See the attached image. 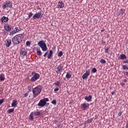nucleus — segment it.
Masks as SVG:
<instances>
[{
	"instance_id": "obj_1",
	"label": "nucleus",
	"mask_w": 128,
	"mask_h": 128,
	"mask_svg": "<svg viewBox=\"0 0 128 128\" xmlns=\"http://www.w3.org/2000/svg\"><path fill=\"white\" fill-rule=\"evenodd\" d=\"M23 38L24 36L22 34L15 35L12 38V43L15 45L20 44L22 42Z\"/></svg>"
},
{
	"instance_id": "obj_2",
	"label": "nucleus",
	"mask_w": 128,
	"mask_h": 128,
	"mask_svg": "<svg viewBox=\"0 0 128 128\" xmlns=\"http://www.w3.org/2000/svg\"><path fill=\"white\" fill-rule=\"evenodd\" d=\"M41 88L39 86H36L32 88V92L33 94V98H36L38 96L41 92Z\"/></svg>"
},
{
	"instance_id": "obj_3",
	"label": "nucleus",
	"mask_w": 128,
	"mask_h": 128,
	"mask_svg": "<svg viewBox=\"0 0 128 128\" xmlns=\"http://www.w3.org/2000/svg\"><path fill=\"white\" fill-rule=\"evenodd\" d=\"M38 46L41 48L42 52H46L48 48L44 40L39 41L38 43Z\"/></svg>"
},
{
	"instance_id": "obj_4",
	"label": "nucleus",
	"mask_w": 128,
	"mask_h": 128,
	"mask_svg": "<svg viewBox=\"0 0 128 128\" xmlns=\"http://www.w3.org/2000/svg\"><path fill=\"white\" fill-rule=\"evenodd\" d=\"M49 101V99L48 98H44L41 99L40 101H39L38 106L39 107H44L46 104V102Z\"/></svg>"
},
{
	"instance_id": "obj_5",
	"label": "nucleus",
	"mask_w": 128,
	"mask_h": 128,
	"mask_svg": "<svg viewBox=\"0 0 128 128\" xmlns=\"http://www.w3.org/2000/svg\"><path fill=\"white\" fill-rule=\"evenodd\" d=\"M31 74H32V76L31 77L30 80L32 82L36 81L40 78V75L38 74H37L35 72H32Z\"/></svg>"
},
{
	"instance_id": "obj_6",
	"label": "nucleus",
	"mask_w": 128,
	"mask_h": 128,
	"mask_svg": "<svg viewBox=\"0 0 128 128\" xmlns=\"http://www.w3.org/2000/svg\"><path fill=\"white\" fill-rule=\"evenodd\" d=\"M12 2L10 1H6L4 4H2V8L5 10L7 8H12Z\"/></svg>"
},
{
	"instance_id": "obj_7",
	"label": "nucleus",
	"mask_w": 128,
	"mask_h": 128,
	"mask_svg": "<svg viewBox=\"0 0 128 128\" xmlns=\"http://www.w3.org/2000/svg\"><path fill=\"white\" fill-rule=\"evenodd\" d=\"M14 30H14L12 32H10V33L9 34V35L10 36H12L18 33L20 31L22 30V28H18V27L14 28Z\"/></svg>"
},
{
	"instance_id": "obj_8",
	"label": "nucleus",
	"mask_w": 128,
	"mask_h": 128,
	"mask_svg": "<svg viewBox=\"0 0 128 128\" xmlns=\"http://www.w3.org/2000/svg\"><path fill=\"white\" fill-rule=\"evenodd\" d=\"M63 66L62 64H60L58 66L54 68V71L57 74H60L62 71Z\"/></svg>"
},
{
	"instance_id": "obj_9",
	"label": "nucleus",
	"mask_w": 128,
	"mask_h": 128,
	"mask_svg": "<svg viewBox=\"0 0 128 128\" xmlns=\"http://www.w3.org/2000/svg\"><path fill=\"white\" fill-rule=\"evenodd\" d=\"M42 17V14L41 12H36L35 14L32 17L33 20L39 19L41 18Z\"/></svg>"
},
{
	"instance_id": "obj_10",
	"label": "nucleus",
	"mask_w": 128,
	"mask_h": 128,
	"mask_svg": "<svg viewBox=\"0 0 128 128\" xmlns=\"http://www.w3.org/2000/svg\"><path fill=\"white\" fill-rule=\"evenodd\" d=\"M90 74V70H86V72L82 74V80H86V78L88 77L89 76Z\"/></svg>"
},
{
	"instance_id": "obj_11",
	"label": "nucleus",
	"mask_w": 128,
	"mask_h": 128,
	"mask_svg": "<svg viewBox=\"0 0 128 128\" xmlns=\"http://www.w3.org/2000/svg\"><path fill=\"white\" fill-rule=\"evenodd\" d=\"M5 44L6 48H9L12 44L11 39H6L5 42Z\"/></svg>"
},
{
	"instance_id": "obj_12",
	"label": "nucleus",
	"mask_w": 128,
	"mask_h": 128,
	"mask_svg": "<svg viewBox=\"0 0 128 128\" xmlns=\"http://www.w3.org/2000/svg\"><path fill=\"white\" fill-rule=\"evenodd\" d=\"M64 4L62 2L59 1L58 4V9H60L64 8Z\"/></svg>"
},
{
	"instance_id": "obj_13",
	"label": "nucleus",
	"mask_w": 128,
	"mask_h": 128,
	"mask_svg": "<svg viewBox=\"0 0 128 128\" xmlns=\"http://www.w3.org/2000/svg\"><path fill=\"white\" fill-rule=\"evenodd\" d=\"M4 30H6V32H10L12 30V28L9 26V25L6 24L4 26Z\"/></svg>"
},
{
	"instance_id": "obj_14",
	"label": "nucleus",
	"mask_w": 128,
	"mask_h": 128,
	"mask_svg": "<svg viewBox=\"0 0 128 128\" xmlns=\"http://www.w3.org/2000/svg\"><path fill=\"white\" fill-rule=\"evenodd\" d=\"M34 49H36L37 55L41 56L42 54V52L40 48H39L38 47H36L34 48Z\"/></svg>"
},
{
	"instance_id": "obj_15",
	"label": "nucleus",
	"mask_w": 128,
	"mask_h": 128,
	"mask_svg": "<svg viewBox=\"0 0 128 128\" xmlns=\"http://www.w3.org/2000/svg\"><path fill=\"white\" fill-rule=\"evenodd\" d=\"M126 12V10L124 8H122L119 12H118V16H122L124 12Z\"/></svg>"
},
{
	"instance_id": "obj_16",
	"label": "nucleus",
	"mask_w": 128,
	"mask_h": 128,
	"mask_svg": "<svg viewBox=\"0 0 128 128\" xmlns=\"http://www.w3.org/2000/svg\"><path fill=\"white\" fill-rule=\"evenodd\" d=\"M1 21L2 22H7L8 21V18L4 16L1 18Z\"/></svg>"
},
{
	"instance_id": "obj_17",
	"label": "nucleus",
	"mask_w": 128,
	"mask_h": 128,
	"mask_svg": "<svg viewBox=\"0 0 128 128\" xmlns=\"http://www.w3.org/2000/svg\"><path fill=\"white\" fill-rule=\"evenodd\" d=\"M89 106L90 104L88 103H84L81 105L82 108L83 110H86Z\"/></svg>"
},
{
	"instance_id": "obj_18",
	"label": "nucleus",
	"mask_w": 128,
	"mask_h": 128,
	"mask_svg": "<svg viewBox=\"0 0 128 128\" xmlns=\"http://www.w3.org/2000/svg\"><path fill=\"white\" fill-rule=\"evenodd\" d=\"M84 100L88 102H92V96L91 95H90L88 96H86L84 98Z\"/></svg>"
},
{
	"instance_id": "obj_19",
	"label": "nucleus",
	"mask_w": 128,
	"mask_h": 128,
	"mask_svg": "<svg viewBox=\"0 0 128 128\" xmlns=\"http://www.w3.org/2000/svg\"><path fill=\"white\" fill-rule=\"evenodd\" d=\"M20 55H22L23 56H25L27 55V52L25 51V49L23 48L22 49L20 52Z\"/></svg>"
},
{
	"instance_id": "obj_20",
	"label": "nucleus",
	"mask_w": 128,
	"mask_h": 128,
	"mask_svg": "<svg viewBox=\"0 0 128 128\" xmlns=\"http://www.w3.org/2000/svg\"><path fill=\"white\" fill-rule=\"evenodd\" d=\"M72 77V74H71V72H66V79H70Z\"/></svg>"
},
{
	"instance_id": "obj_21",
	"label": "nucleus",
	"mask_w": 128,
	"mask_h": 128,
	"mask_svg": "<svg viewBox=\"0 0 128 128\" xmlns=\"http://www.w3.org/2000/svg\"><path fill=\"white\" fill-rule=\"evenodd\" d=\"M52 56H53V52L52 51V50H50L47 58L48 59H50L52 58Z\"/></svg>"
},
{
	"instance_id": "obj_22",
	"label": "nucleus",
	"mask_w": 128,
	"mask_h": 128,
	"mask_svg": "<svg viewBox=\"0 0 128 128\" xmlns=\"http://www.w3.org/2000/svg\"><path fill=\"white\" fill-rule=\"evenodd\" d=\"M6 77L4 74H0V82H3L5 80Z\"/></svg>"
},
{
	"instance_id": "obj_23",
	"label": "nucleus",
	"mask_w": 128,
	"mask_h": 128,
	"mask_svg": "<svg viewBox=\"0 0 128 128\" xmlns=\"http://www.w3.org/2000/svg\"><path fill=\"white\" fill-rule=\"evenodd\" d=\"M18 104V101L16 100H13V102L12 104H11V106H12V107H16Z\"/></svg>"
},
{
	"instance_id": "obj_24",
	"label": "nucleus",
	"mask_w": 128,
	"mask_h": 128,
	"mask_svg": "<svg viewBox=\"0 0 128 128\" xmlns=\"http://www.w3.org/2000/svg\"><path fill=\"white\" fill-rule=\"evenodd\" d=\"M34 112H30V115L29 116V120H34V116H33Z\"/></svg>"
},
{
	"instance_id": "obj_25",
	"label": "nucleus",
	"mask_w": 128,
	"mask_h": 128,
	"mask_svg": "<svg viewBox=\"0 0 128 128\" xmlns=\"http://www.w3.org/2000/svg\"><path fill=\"white\" fill-rule=\"evenodd\" d=\"M104 50H105V51H104V52L106 54H110V53L108 52V50H110V47H108V46H105L104 47Z\"/></svg>"
},
{
	"instance_id": "obj_26",
	"label": "nucleus",
	"mask_w": 128,
	"mask_h": 128,
	"mask_svg": "<svg viewBox=\"0 0 128 128\" xmlns=\"http://www.w3.org/2000/svg\"><path fill=\"white\" fill-rule=\"evenodd\" d=\"M120 60H124L126 58V55L122 54H120Z\"/></svg>"
},
{
	"instance_id": "obj_27",
	"label": "nucleus",
	"mask_w": 128,
	"mask_h": 128,
	"mask_svg": "<svg viewBox=\"0 0 128 128\" xmlns=\"http://www.w3.org/2000/svg\"><path fill=\"white\" fill-rule=\"evenodd\" d=\"M33 114L34 116H40V112H33Z\"/></svg>"
},
{
	"instance_id": "obj_28",
	"label": "nucleus",
	"mask_w": 128,
	"mask_h": 128,
	"mask_svg": "<svg viewBox=\"0 0 128 128\" xmlns=\"http://www.w3.org/2000/svg\"><path fill=\"white\" fill-rule=\"evenodd\" d=\"M14 112V108H10L8 110V114H10V113H12L13 112Z\"/></svg>"
},
{
	"instance_id": "obj_29",
	"label": "nucleus",
	"mask_w": 128,
	"mask_h": 128,
	"mask_svg": "<svg viewBox=\"0 0 128 128\" xmlns=\"http://www.w3.org/2000/svg\"><path fill=\"white\" fill-rule=\"evenodd\" d=\"M60 84V81H56V82L54 83V84L55 85V86H59Z\"/></svg>"
},
{
	"instance_id": "obj_30",
	"label": "nucleus",
	"mask_w": 128,
	"mask_h": 128,
	"mask_svg": "<svg viewBox=\"0 0 128 128\" xmlns=\"http://www.w3.org/2000/svg\"><path fill=\"white\" fill-rule=\"evenodd\" d=\"M62 55H63V52L62 51L59 52L58 54V57H61L62 56Z\"/></svg>"
},
{
	"instance_id": "obj_31",
	"label": "nucleus",
	"mask_w": 128,
	"mask_h": 128,
	"mask_svg": "<svg viewBox=\"0 0 128 128\" xmlns=\"http://www.w3.org/2000/svg\"><path fill=\"white\" fill-rule=\"evenodd\" d=\"M92 119H89L86 121V124H90L92 122Z\"/></svg>"
},
{
	"instance_id": "obj_32",
	"label": "nucleus",
	"mask_w": 128,
	"mask_h": 128,
	"mask_svg": "<svg viewBox=\"0 0 128 128\" xmlns=\"http://www.w3.org/2000/svg\"><path fill=\"white\" fill-rule=\"evenodd\" d=\"M100 62L101 64H106V60H104V59H102L100 60Z\"/></svg>"
},
{
	"instance_id": "obj_33",
	"label": "nucleus",
	"mask_w": 128,
	"mask_h": 128,
	"mask_svg": "<svg viewBox=\"0 0 128 128\" xmlns=\"http://www.w3.org/2000/svg\"><path fill=\"white\" fill-rule=\"evenodd\" d=\"M33 16V14L32 12H30L29 14H28V18L30 19L31 18L32 16Z\"/></svg>"
},
{
	"instance_id": "obj_34",
	"label": "nucleus",
	"mask_w": 128,
	"mask_h": 128,
	"mask_svg": "<svg viewBox=\"0 0 128 128\" xmlns=\"http://www.w3.org/2000/svg\"><path fill=\"white\" fill-rule=\"evenodd\" d=\"M96 68H94L92 70V73H96Z\"/></svg>"
},
{
	"instance_id": "obj_35",
	"label": "nucleus",
	"mask_w": 128,
	"mask_h": 128,
	"mask_svg": "<svg viewBox=\"0 0 128 128\" xmlns=\"http://www.w3.org/2000/svg\"><path fill=\"white\" fill-rule=\"evenodd\" d=\"M27 88L30 92H32V86H28V87Z\"/></svg>"
},
{
	"instance_id": "obj_36",
	"label": "nucleus",
	"mask_w": 128,
	"mask_h": 128,
	"mask_svg": "<svg viewBox=\"0 0 128 128\" xmlns=\"http://www.w3.org/2000/svg\"><path fill=\"white\" fill-rule=\"evenodd\" d=\"M51 103H52L54 104H56V100H54L52 101H51Z\"/></svg>"
},
{
	"instance_id": "obj_37",
	"label": "nucleus",
	"mask_w": 128,
	"mask_h": 128,
	"mask_svg": "<svg viewBox=\"0 0 128 128\" xmlns=\"http://www.w3.org/2000/svg\"><path fill=\"white\" fill-rule=\"evenodd\" d=\"M30 42L29 41L26 42V46H30Z\"/></svg>"
},
{
	"instance_id": "obj_38",
	"label": "nucleus",
	"mask_w": 128,
	"mask_h": 128,
	"mask_svg": "<svg viewBox=\"0 0 128 128\" xmlns=\"http://www.w3.org/2000/svg\"><path fill=\"white\" fill-rule=\"evenodd\" d=\"M122 68H123L124 70H126V69L128 70V67H127L126 66L124 65V66H123L122 67Z\"/></svg>"
},
{
	"instance_id": "obj_39",
	"label": "nucleus",
	"mask_w": 128,
	"mask_h": 128,
	"mask_svg": "<svg viewBox=\"0 0 128 128\" xmlns=\"http://www.w3.org/2000/svg\"><path fill=\"white\" fill-rule=\"evenodd\" d=\"M58 90H59V88H54V92H58Z\"/></svg>"
},
{
	"instance_id": "obj_40",
	"label": "nucleus",
	"mask_w": 128,
	"mask_h": 128,
	"mask_svg": "<svg viewBox=\"0 0 128 128\" xmlns=\"http://www.w3.org/2000/svg\"><path fill=\"white\" fill-rule=\"evenodd\" d=\"M4 102V98L1 99V100H0V106L2 104H3Z\"/></svg>"
},
{
	"instance_id": "obj_41",
	"label": "nucleus",
	"mask_w": 128,
	"mask_h": 128,
	"mask_svg": "<svg viewBox=\"0 0 128 128\" xmlns=\"http://www.w3.org/2000/svg\"><path fill=\"white\" fill-rule=\"evenodd\" d=\"M28 93H26V94H23V96L24 97V98H26V97H27L28 96Z\"/></svg>"
},
{
	"instance_id": "obj_42",
	"label": "nucleus",
	"mask_w": 128,
	"mask_h": 128,
	"mask_svg": "<svg viewBox=\"0 0 128 128\" xmlns=\"http://www.w3.org/2000/svg\"><path fill=\"white\" fill-rule=\"evenodd\" d=\"M122 115V112H119V113H118V116H120Z\"/></svg>"
},
{
	"instance_id": "obj_43",
	"label": "nucleus",
	"mask_w": 128,
	"mask_h": 128,
	"mask_svg": "<svg viewBox=\"0 0 128 128\" xmlns=\"http://www.w3.org/2000/svg\"><path fill=\"white\" fill-rule=\"evenodd\" d=\"M47 54H48V52H46L44 54V55H43V56L46 57V56Z\"/></svg>"
},
{
	"instance_id": "obj_44",
	"label": "nucleus",
	"mask_w": 128,
	"mask_h": 128,
	"mask_svg": "<svg viewBox=\"0 0 128 128\" xmlns=\"http://www.w3.org/2000/svg\"><path fill=\"white\" fill-rule=\"evenodd\" d=\"M114 94H115V92H112V95H114Z\"/></svg>"
},
{
	"instance_id": "obj_45",
	"label": "nucleus",
	"mask_w": 128,
	"mask_h": 128,
	"mask_svg": "<svg viewBox=\"0 0 128 128\" xmlns=\"http://www.w3.org/2000/svg\"><path fill=\"white\" fill-rule=\"evenodd\" d=\"M124 63H128V60L124 61Z\"/></svg>"
},
{
	"instance_id": "obj_46",
	"label": "nucleus",
	"mask_w": 128,
	"mask_h": 128,
	"mask_svg": "<svg viewBox=\"0 0 128 128\" xmlns=\"http://www.w3.org/2000/svg\"><path fill=\"white\" fill-rule=\"evenodd\" d=\"M104 29H102V30H101V32H104Z\"/></svg>"
},
{
	"instance_id": "obj_47",
	"label": "nucleus",
	"mask_w": 128,
	"mask_h": 128,
	"mask_svg": "<svg viewBox=\"0 0 128 128\" xmlns=\"http://www.w3.org/2000/svg\"><path fill=\"white\" fill-rule=\"evenodd\" d=\"M126 128H128V123L126 124Z\"/></svg>"
},
{
	"instance_id": "obj_48",
	"label": "nucleus",
	"mask_w": 128,
	"mask_h": 128,
	"mask_svg": "<svg viewBox=\"0 0 128 128\" xmlns=\"http://www.w3.org/2000/svg\"><path fill=\"white\" fill-rule=\"evenodd\" d=\"M124 82H127V80H124Z\"/></svg>"
},
{
	"instance_id": "obj_49",
	"label": "nucleus",
	"mask_w": 128,
	"mask_h": 128,
	"mask_svg": "<svg viewBox=\"0 0 128 128\" xmlns=\"http://www.w3.org/2000/svg\"><path fill=\"white\" fill-rule=\"evenodd\" d=\"M2 12V11L0 10V14Z\"/></svg>"
}]
</instances>
